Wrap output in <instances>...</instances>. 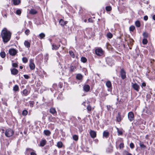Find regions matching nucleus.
Masks as SVG:
<instances>
[{
	"mask_svg": "<svg viewBox=\"0 0 155 155\" xmlns=\"http://www.w3.org/2000/svg\"><path fill=\"white\" fill-rule=\"evenodd\" d=\"M73 139L74 140L77 141L78 139V136L77 135H74L73 136Z\"/></svg>",
	"mask_w": 155,
	"mask_h": 155,
	"instance_id": "nucleus-33",
	"label": "nucleus"
},
{
	"mask_svg": "<svg viewBox=\"0 0 155 155\" xmlns=\"http://www.w3.org/2000/svg\"><path fill=\"white\" fill-rule=\"evenodd\" d=\"M23 67H22V66H20L19 67V68H20V69H23Z\"/></svg>",
	"mask_w": 155,
	"mask_h": 155,
	"instance_id": "nucleus-58",
	"label": "nucleus"
},
{
	"mask_svg": "<svg viewBox=\"0 0 155 155\" xmlns=\"http://www.w3.org/2000/svg\"><path fill=\"white\" fill-rule=\"evenodd\" d=\"M27 150H32V149H30V148H29V149H28Z\"/></svg>",
	"mask_w": 155,
	"mask_h": 155,
	"instance_id": "nucleus-60",
	"label": "nucleus"
},
{
	"mask_svg": "<svg viewBox=\"0 0 155 155\" xmlns=\"http://www.w3.org/2000/svg\"><path fill=\"white\" fill-rule=\"evenodd\" d=\"M90 134L91 137L92 138H94L96 136V133L95 131L94 130H91Z\"/></svg>",
	"mask_w": 155,
	"mask_h": 155,
	"instance_id": "nucleus-10",
	"label": "nucleus"
},
{
	"mask_svg": "<svg viewBox=\"0 0 155 155\" xmlns=\"http://www.w3.org/2000/svg\"><path fill=\"white\" fill-rule=\"evenodd\" d=\"M117 132H118V134H119V135H121L122 134V132L120 130H117Z\"/></svg>",
	"mask_w": 155,
	"mask_h": 155,
	"instance_id": "nucleus-54",
	"label": "nucleus"
},
{
	"mask_svg": "<svg viewBox=\"0 0 155 155\" xmlns=\"http://www.w3.org/2000/svg\"><path fill=\"white\" fill-rule=\"evenodd\" d=\"M46 143L47 141L45 140H43L41 141L40 143L38 146L42 147H43L46 144Z\"/></svg>",
	"mask_w": 155,
	"mask_h": 155,
	"instance_id": "nucleus-11",
	"label": "nucleus"
},
{
	"mask_svg": "<svg viewBox=\"0 0 155 155\" xmlns=\"http://www.w3.org/2000/svg\"><path fill=\"white\" fill-rule=\"evenodd\" d=\"M5 17L6 18L7 17V15L6 14H5L4 15Z\"/></svg>",
	"mask_w": 155,
	"mask_h": 155,
	"instance_id": "nucleus-59",
	"label": "nucleus"
},
{
	"mask_svg": "<svg viewBox=\"0 0 155 155\" xmlns=\"http://www.w3.org/2000/svg\"><path fill=\"white\" fill-rule=\"evenodd\" d=\"M0 56L3 58H4L6 56L5 53L4 51H2L0 53Z\"/></svg>",
	"mask_w": 155,
	"mask_h": 155,
	"instance_id": "nucleus-28",
	"label": "nucleus"
},
{
	"mask_svg": "<svg viewBox=\"0 0 155 155\" xmlns=\"http://www.w3.org/2000/svg\"><path fill=\"white\" fill-rule=\"evenodd\" d=\"M135 24L137 27H139L140 26V22L139 21H136L135 22Z\"/></svg>",
	"mask_w": 155,
	"mask_h": 155,
	"instance_id": "nucleus-29",
	"label": "nucleus"
},
{
	"mask_svg": "<svg viewBox=\"0 0 155 155\" xmlns=\"http://www.w3.org/2000/svg\"><path fill=\"white\" fill-rule=\"evenodd\" d=\"M29 103L30 105V107H33L35 103L33 101H29Z\"/></svg>",
	"mask_w": 155,
	"mask_h": 155,
	"instance_id": "nucleus-34",
	"label": "nucleus"
},
{
	"mask_svg": "<svg viewBox=\"0 0 155 155\" xmlns=\"http://www.w3.org/2000/svg\"><path fill=\"white\" fill-rule=\"evenodd\" d=\"M44 59L46 61H47L48 59L49 55L48 54H46L44 55Z\"/></svg>",
	"mask_w": 155,
	"mask_h": 155,
	"instance_id": "nucleus-35",
	"label": "nucleus"
},
{
	"mask_svg": "<svg viewBox=\"0 0 155 155\" xmlns=\"http://www.w3.org/2000/svg\"><path fill=\"white\" fill-rule=\"evenodd\" d=\"M111 7L110 6H107L106 7V10L107 11H110L111 10Z\"/></svg>",
	"mask_w": 155,
	"mask_h": 155,
	"instance_id": "nucleus-39",
	"label": "nucleus"
},
{
	"mask_svg": "<svg viewBox=\"0 0 155 155\" xmlns=\"http://www.w3.org/2000/svg\"><path fill=\"white\" fill-rule=\"evenodd\" d=\"M109 135V133L107 131H104L103 133V136L106 138H107Z\"/></svg>",
	"mask_w": 155,
	"mask_h": 155,
	"instance_id": "nucleus-16",
	"label": "nucleus"
},
{
	"mask_svg": "<svg viewBox=\"0 0 155 155\" xmlns=\"http://www.w3.org/2000/svg\"><path fill=\"white\" fill-rule=\"evenodd\" d=\"M128 117L129 120L130 121H133L134 118V113L132 112H129L128 114Z\"/></svg>",
	"mask_w": 155,
	"mask_h": 155,
	"instance_id": "nucleus-6",
	"label": "nucleus"
},
{
	"mask_svg": "<svg viewBox=\"0 0 155 155\" xmlns=\"http://www.w3.org/2000/svg\"><path fill=\"white\" fill-rule=\"evenodd\" d=\"M76 79L78 80H81L83 78V76L81 74H78L76 76Z\"/></svg>",
	"mask_w": 155,
	"mask_h": 155,
	"instance_id": "nucleus-21",
	"label": "nucleus"
},
{
	"mask_svg": "<svg viewBox=\"0 0 155 155\" xmlns=\"http://www.w3.org/2000/svg\"><path fill=\"white\" fill-rule=\"evenodd\" d=\"M81 61L83 63H85L87 61V59L85 57H83L81 58Z\"/></svg>",
	"mask_w": 155,
	"mask_h": 155,
	"instance_id": "nucleus-30",
	"label": "nucleus"
},
{
	"mask_svg": "<svg viewBox=\"0 0 155 155\" xmlns=\"http://www.w3.org/2000/svg\"><path fill=\"white\" fill-rule=\"evenodd\" d=\"M130 146L131 148L133 149L134 147V145L133 143H130Z\"/></svg>",
	"mask_w": 155,
	"mask_h": 155,
	"instance_id": "nucleus-47",
	"label": "nucleus"
},
{
	"mask_svg": "<svg viewBox=\"0 0 155 155\" xmlns=\"http://www.w3.org/2000/svg\"><path fill=\"white\" fill-rule=\"evenodd\" d=\"M50 112L52 114L57 113L55 108L53 107H51L50 109Z\"/></svg>",
	"mask_w": 155,
	"mask_h": 155,
	"instance_id": "nucleus-15",
	"label": "nucleus"
},
{
	"mask_svg": "<svg viewBox=\"0 0 155 155\" xmlns=\"http://www.w3.org/2000/svg\"><path fill=\"white\" fill-rule=\"evenodd\" d=\"M83 89L84 91L87 92L90 90V87L89 85L86 84L83 87Z\"/></svg>",
	"mask_w": 155,
	"mask_h": 155,
	"instance_id": "nucleus-13",
	"label": "nucleus"
},
{
	"mask_svg": "<svg viewBox=\"0 0 155 155\" xmlns=\"http://www.w3.org/2000/svg\"><path fill=\"white\" fill-rule=\"evenodd\" d=\"M48 155H50V154H48Z\"/></svg>",
	"mask_w": 155,
	"mask_h": 155,
	"instance_id": "nucleus-62",
	"label": "nucleus"
},
{
	"mask_svg": "<svg viewBox=\"0 0 155 155\" xmlns=\"http://www.w3.org/2000/svg\"><path fill=\"white\" fill-rule=\"evenodd\" d=\"M14 4L15 5H19L21 2L20 0H12Z\"/></svg>",
	"mask_w": 155,
	"mask_h": 155,
	"instance_id": "nucleus-19",
	"label": "nucleus"
},
{
	"mask_svg": "<svg viewBox=\"0 0 155 155\" xmlns=\"http://www.w3.org/2000/svg\"><path fill=\"white\" fill-rule=\"evenodd\" d=\"M10 54L12 56H15L17 53V51L14 48L10 49L9 50Z\"/></svg>",
	"mask_w": 155,
	"mask_h": 155,
	"instance_id": "nucleus-8",
	"label": "nucleus"
},
{
	"mask_svg": "<svg viewBox=\"0 0 155 155\" xmlns=\"http://www.w3.org/2000/svg\"><path fill=\"white\" fill-rule=\"evenodd\" d=\"M23 62L26 63L28 61V59L26 57H23L22 59Z\"/></svg>",
	"mask_w": 155,
	"mask_h": 155,
	"instance_id": "nucleus-41",
	"label": "nucleus"
},
{
	"mask_svg": "<svg viewBox=\"0 0 155 155\" xmlns=\"http://www.w3.org/2000/svg\"><path fill=\"white\" fill-rule=\"evenodd\" d=\"M30 32V30L28 29H27L25 31V35H29Z\"/></svg>",
	"mask_w": 155,
	"mask_h": 155,
	"instance_id": "nucleus-45",
	"label": "nucleus"
},
{
	"mask_svg": "<svg viewBox=\"0 0 155 155\" xmlns=\"http://www.w3.org/2000/svg\"><path fill=\"white\" fill-rule=\"evenodd\" d=\"M40 39L43 38L45 36V34L43 33H41L39 35Z\"/></svg>",
	"mask_w": 155,
	"mask_h": 155,
	"instance_id": "nucleus-32",
	"label": "nucleus"
},
{
	"mask_svg": "<svg viewBox=\"0 0 155 155\" xmlns=\"http://www.w3.org/2000/svg\"><path fill=\"white\" fill-rule=\"evenodd\" d=\"M23 76H24V78L26 79H28L30 78L29 76L28 75H26V74L24 75Z\"/></svg>",
	"mask_w": 155,
	"mask_h": 155,
	"instance_id": "nucleus-50",
	"label": "nucleus"
},
{
	"mask_svg": "<svg viewBox=\"0 0 155 155\" xmlns=\"http://www.w3.org/2000/svg\"><path fill=\"white\" fill-rule=\"evenodd\" d=\"M124 147V144L123 143H120V145H119V147L120 148H123Z\"/></svg>",
	"mask_w": 155,
	"mask_h": 155,
	"instance_id": "nucleus-51",
	"label": "nucleus"
},
{
	"mask_svg": "<svg viewBox=\"0 0 155 155\" xmlns=\"http://www.w3.org/2000/svg\"><path fill=\"white\" fill-rule=\"evenodd\" d=\"M146 86V84L145 82H143L142 83V84H141V86L143 87H145Z\"/></svg>",
	"mask_w": 155,
	"mask_h": 155,
	"instance_id": "nucleus-52",
	"label": "nucleus"
},
{
	"mask_svg": "<svg viewBox=\"0 0 155 155\" xmlns=\"http://www.w3.org/2000/svg\"><path fill=\"white\" fill-rule=\"evenodd\" d=\"M106 85L107 87L109 88L112 87V85L111 82L110 81H108L106 83Z\"/></svg>",
	"mask_w": 155,
	"mask_h": 155,
	"instance_id": "nucleus-18",
	"label": "nucleus"
},
{
	"mask_svg": "<svg viewBox=\"0 0 155 155\" xmlns=\"http://www.w3.org/2000/svg\"><path fill=\"white\" fill-rule=\"evenodd\" d=\"M28 111L26 110H24L22 111V114L23 116H26L28 114Z\"/></svg>",
	"mask_w": 155,
	"mask_h": 155,
	"instance_id": "nucleus-37",
	"label": "nucleus"
},
{
	"mask_svg": "<svg viewBox=\"0 0 155 155\" xmlns=\"http://www.w3.org/2000/svg\"><path fill=\"white\" fill-rule=\"evenodd\" d=\"M12 66L16 68L18 67V65L16 63H13L12 64Z\"/></svg>",
	"mask_w": 155,
	"mask_h": 155,
	"instance_id": "nucleus-48",
	"label": "nucleus"
},
{
	"mask_svg": "<svg viewBox=\"0 0 155 155\" xmlns=\"http://www.w3.org/2000/svg\"><path fill=\"white\" fill-rule=\"evenodd\" d=\"M143 35L145 37L147 38L148 36V33L147 32H144L143 34Z\"/></svg>",
	"mask_w": 155,
	"mask_h": 155,
	"instance_id": "nucleus-49",
	"label": "nucleus"
},
{
	"mask_svg": "<svg viewBox=\"0 0 155 155\" xmlns=\"http://www.w3.org/2000/svg\"><path fill=\"white\" fill-rule=\"evenodd\" d=\"M95 54L98 56H102L103 53V50L101 48H97L95 51Z\"/></svg>",
	"mask_w": 155,
	"mask_h": 155,
	"instance_id": "nucleus-4",
	"label": "nucleus"
},
{
	"mask_svg": "<svg viewBox=\"0 0 155 155\" xmlns=\"http://www.w3.org/2000/svg\"><path fill=\"white\" fill-rule=\"evenodd\" d=\"M112 34L110 32H109L107 34V37L110 38H111L112 37Z\"/></svg>",
	"mask_w": 155,
	"mask_h": 155,
	"instance_id": "nucleus-38",
	"label": "nucleus"
},
{
	"mask_svg": "<svg viewBox=\"0 0 155 155\" xmlns=\"http://www.w3.org/2000/svg\"><path fill=\"white\" fill-rule=\"evenodd\" d=\"M75 68L74 66H71L70 67V71L71 72L73 71Z\"/></svg>",
	"mask_w": 155,
	"mask_h": 155,
	"instance_id": "nucleus-44",
	"label": "nucleus"
},
{
	"mask_svg": "<svg viewBox=\"0 0 155 155\" xmlns=\"http://www.w3.org/2000/svg\"><path fill=\"white\" fill-rule=\"evenodd\" d=\"M31 155H37L34 152H31Z\"/></svg>",
	"mask_w": 155,
	"mask_h": 155,
	"instance_id": "nucleus-55",
	"label": "nucleus"
},
{
	"mask_svg": "<svg viewBox=\"0 0 155 155\" xmlns=\"http://www.w3.org/2000/svg\"><path fill=\"white\" fill-rule=\"evenodd\" d=\"M11 72L12 74L15 75L18 73V70L15 68H13L12 69H11Z\"/></svg>",
	"mask_w": 155,
	"mask_h": 155,
	"instance_id": "nucleus-12",
	"label": "nucleus"
},
{
	"mask_svg": "<svg viewBox=\"0 0 155 155\" xmlns=\"http://www.w3.org/2000/svg\"><path fill=\"white\" fill-rule=\"evenodd\" d=\"M19 87L18 85H15L13 87V90L15 91H17L19 90Z\"/></svg>",
	"mask_w": 155,
	"mask_h": 155,
	"instance_id": "nucleus-27",
	"label": "nucleus"
},
{
	"mask_svg": "<svg viewBox=\"0 0 155 155\" xmlns=\"http://www.w3.org/2000/svg\"><path fill=\"white\" fill-rule=\"evenodd\" d=\"M117 120L118 122H120L121 120V117L119 112L118 113L117 116Z\"/></svg>",
	"mask_w": 155,
	"mask_h": 155,
	"instance_id": "nucleus-23",
	"label": "nucleus"
},
{
	"mask_svg": "<svg viewBox=\"0 0 155 155\" xmlns=\"http://www.w3.org/2000/svg\"><path fill=\"white\" fill-rule=\"evenodd\" d=\"M148 17L147 16L145 15L143 19L145 21H147L148 20Z\"/></svg>",
	"mask_w": 155,
	"mask_h": 155,
	"instance_id": "nucleus-53",
	"label": "nucleus"
},
{
	"mask_svg": "<svg viewBox=\"0 0 155 155\" xmlns=\"http://www.w3.org/2000/svg\"><path fill=\"white\" fill-rule=\"evenodd\" d=\"M142 42L143 44L144 45L146 44L147 43V39L144 38Z\"/></svg>",
	"mask_w": 155,
	"mask_h": 155,
	"instance_id": "nucleus-43",
	"label": "nucleus"
},
{
	"mask_svg": "<svg viewBox=\"0 0 155 155\" xmlns=\"http://www.w3.org/2000/svg\"><path fill=\"white\" fill-rule=\"evenodd\" d=\"M90 19H88V21H90Z\"/></svg>",
	"mask_w": 155,
	"mask_h": 155,
	"instance_id": "nucleus-61",
	"label": "nucleus"
},
{
	"mask_svg": "<svg viewBox=\"0 0 155 155\" xmlns=\"http://www.w3.org/2000/svg\"><path fill=\"white\" fill-rule=\"evenodd\" d=\"M139 145L141 148H144L146 147V146L143 144V142L141 141H140L139 143Z\"/></svg>",
	"mask_w": 155,
	"mask_h": 155,
	"instance_id": "nucleus-31",
	"label": "nucleus"
},
{
	"mask_svg": "<svg viewBox=\"0 0 155 155\" xmlns=\"http://www.w3.org/2000/svg\"><path fill=\"white\" fill-rule=\"evenodd\" d=\"M22 93L23 94V95L24 96H27L28 94V91L26 89H25L24 90L22 91Z\"/></svg>",
	"mask_w": 155,
	"mask_h": 155,
	"instance_id": "nucleus-26",
	"label": "nucleus"
},
{
	"mask_svg": "<svg viewBox=\"0 0 155 155\" xmlns=\"http://www.w3.org/2000/svg\"><path fill=\"white\" fill-rule=\"evenodd\" d=\"M24 45L25 46L28 48H29L30 47V43L28 41H25Z\"/></svg>",
	"mask_w": 155,
	"mask_h": 155,
	"instance_id": "nucleus-14",
	"label": "nucleus"
},
{
	"mask_svg": "<svg viewBox=\"0 0 155 155\" xmlns=\"http://www.w3.org/2000/svg\"><path fill=\"white\" fill-rule=\"evenodd\" d=\"M127 155H132V154L130 153H129L128 152H127V153L126 154Z\"/></svg>",
	"mask_w": 155,
	"mask_h": 155,
	"instance_id": "nucleus-57",
	"label": "nucleus"
},
{
	"mask_svg": "<svg viewBox=\"0 0 155 155\" xmlns=\"http://www.w3.org/2000/svg\"><path fill=\"white\" fill-rule=\"evenodd\" d=\"M135 29V27L134 26H131L129 28V30L130 31H133Z\"/></svg>",
	"mask_w": 155,
	"mask_h": 155,
	"instance_id": "nucleus-40",
	"label": "nucleus"
},
{
	"mask_svg": "<svg viewBox=\"0 0 155 155\" xmlns=\"http://www.w3.org/2000/svg\"><path fill=\"white\" fill-rule=\"evenodd\" d=\"M126 72L124 69H121L120 71V75L121 78L124 79L126 78Z\"/></svg>",
	"mask_w": 155,
	"mask_h": 155,
	"instance_id": "nucleus-5",
	"label": "nucleus"
},
{
	"mask_svg": "<svg viewBox=\"0 0 155 155\" xmlns=\"http://www.w3.org/2000/svg\"><path fill=\"white\" fill-rule=\"evenodd\" d=\"M29 67L31 70H34L35 68V65L34 63L33 62V60L31 59H30L29 60Z\"/></svg>",
	"mask_w": 155,
	"mask_h": 155,
	"instance_id": "nucleus-9",
	"label": "nucleus"
},
{
	"mask_svg": "<svg viewBox=\"0 0 155 155\" xmlns=\"http://www.w3.org/2000/svg\"><path fill=\"white\" fill-rule=\"evenodd\" d=\"M44 134L47 136H49L51 134V132L48 130H45L44 131Z\"/></svg>",
	"mask_w": 155,
	"mask_h": 155,
	"instance_id": "nucleus-22",
	"label": "nucleus"
},
{
	"mask_svg": "<svg viewBox=\"0 0 155 155\" xmlns=\"http://www.w3.org/2000/svg\"><path fill=\"white\" fill-rule=\"evenodd\" d=\"M62 146L63 143L61 141H59L57 143V146L58 148H61Z\"/></svg>",
	"mask_w": 155,
	"mask_h": 155,
	"instance_id": "nucleus-25",
	"label": "nucleus"
},
{
	"mask_svg": "<svg viewBox=\"0 0 155 155\" xmlns=\"http://www.w3.org/2000/svg\"><path fill=\"white\" fill-rule=\"evenodd\" d=\"M132 86L133 88L136 91H138L140 89L139 86L136 83H132Z\"/></svg>",
	"mask_w": 155,
	"mask_h": 155,
	"instance_id": "nucleus-7",
	"label": "nucleus"
},
{
	"mask_svg": "<svg viewBox=\"0 0 155 155\" xmlns=\"http://www.w3.org/2000/svg\"><path fill=\"white\" fill-rule=\"evenodd\" d=\"M59 23L61 26H64L66 24V22L64 21L62 19H61L59 21Z\"/></svg>",
	"mask_w": 155,
	"mask_h": 155,
	"instance_id": "nucleus-20",
	"label": "nucleus"
},
{
	"mask_svg": "<svg viewBox=\"0 0 155 155\" xmlns=\"http://www.w3.org/2000/svg\"><path fill=\"white\" fill-rule=\"evenodd\" d=\"M12 35L11 32L7 28H4L2 30L1 32V36L4 43H6L10 40Z\"/></svg>",
	"mask_w": 155,
	"mask_h": 155,
	"instance_id": "nucleus-1",
	"label": "nucleus"
},
{
	"mask_svg": "<svg viewBox=\"0 0 155 155\" xmlns=\"http://www.w3.org/2000/svg\"><path fill=\"white\" fill-rule=\"evenodd\" d=\"M16 13L18 15H20L21 13V11L20 9H18L16 10Z\"/></svg>",
	"mask_w": 155,
	"mask_h": 155,
	"instance_id": "nucleus-42",
	"label": "nucleus"
},
{
	"mask_svg": "<svg viewBox=\"0 0 155 155\" xmlns=\"http://www.w3.org/2000/svg\"><path fill=\"white\" fill-rule=\"evenodd\" d=\"M14 131L10 128L6 129L5 132V135L7 137H10L14 134Z\"/></svg>",
	"mask_w": 155,
	"mask_h": 155,
	"instance_id": "nucleus-2",
	"label": "nucleus"
},
{
	"mask_svg": "<svg viewBox=\"0 0 155 155\" xmlns=\"http://www.w3.org/2000/svg\"><path fill=\"white\" fill-rule=\"evenodd\" d=\"M87 109L88 112L91 111V106L90 105H88L87 107Z\"/></svg>",
	"mask_w": 155,
	"mask_h": 155,
	"instance_id": "nucleus-46",
	"label": "nucleus"
},
{
	"mask_svg": "<svg viewBox=\"0 0 155 155\" xmlns=\"http://www.w3.org/2000/svg\"><path fill=\"white\" fill-rule=\"evenodd\" d=\"M153 18L154 20H155V15H154L153 16Z\"/></svg>",
	"mask_w": 155,
	"mask_h": 155,
	"instance_id": "nucleus-56",
	"label": "nucleus"
},
{
	"mask_svg": "<svg viewBox=\"0 0 155 155\" xmlns=\"http://www.w3.org/2000/svg\"><path fill=\"white\" fill-rule=\"evenodd\" d=\"M37 13V11L34 9H31L29 11V13L31 15H35Z\"/></svg>",
	"mask_w": 155,
	"mask_h": 155,
	"instance_id": "nucleus-17",
	"label": "nucleus"
},
{
	"mask_svg": "<svg viewBox=\"0 0 155 155\" xmlns=\"http://www.w3.org/2000/svg\"><path fill=\"white\" fill-rule=\"evenodd\" d=\"M69 53L70 55L72 56V58H74V54L73 51H69Z\"/></svg>",
	"mask_w": 155,
	"mask_h": 155,
	"instance_id": "nucleus-36",
	"label": "nucleus"
},
{
	"mask_svg": "<svg viewBox=\"0 0 155 155\" xmlns=\"http://www.w3.org/2000/svg\"><path fill=\"white\" fill-rule=\"evenodd\" d=\"M52 49L53 50H57L60 47V45H57L55 44H53L52 45Z\"/></svg>",
	"mask_w": 155,
	"mask_h": 155,
	"instance_id": "nucleus-24",
	"label": "nucleus"
},
{
	"mask_svg": "<svg viewBox=\"0 0 155 155\" xmlns=\"http://www.w3.org/2000/svg\"><path fill=\"white\" fill-rule=\"evenodd\" d=\"M107 63L110 66H111L114 65V61L112 59L110 58H107L106 59Z\"/></svg>",
	"mask_w": 155,
	"mask_h": 155,
	"instance_id": "nucleus-3",
	"label": "nucleus"
}]
</instances>
